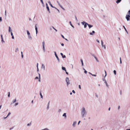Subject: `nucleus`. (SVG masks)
Wrapping results in <instances>:
<instances>
[{
  "instance_id": "f257e3e1",
  "label": "nucleus",
  "mask_w": 130,
  "mask_h": 130,
  "mask_svg": "<svg viewBox=\"0 0 130 130\" xmlns=\"http://www.w3.org/2000/svg\"><path fill=\"white\" fill-rule=\"evenodd\" d=\"M81 116L83 118L86 116L87 114V111L84 107L82 108L81 110Z\"/></svg>"
},
{
  "instance_id": "f03ea898",
  "label": "nucleus",
  "mask_w": 130,
  "mask_h": 130,
  "mask_svg": "<svg viewBox=\"0 0 130 130\" xmlns=\"http://www.w3.org/2000/svg\"><path fill=\"white\" fill-rule=\"evenodd\" d=\"M42 49L43 52H44L45 51V43L44 41L42 42Z\"/></svg>"
},
{
  "instance_id": "7ed1b4c3",
  "label": "nucleus",
  "mask_w": 130,
  "mask_h": 130,
  "mask_svg": "<svg viewBox=\"0 0 130 130\" xmlns=\"http://www.w3.org/2000/svg\"><path fill=\"white\" fill-rule=\"evenodd\" d=\"M66 81L67 83V86H68L70 84V80L69 79V78L68 77H67L66 78Z\"/></svg>"
},
{
  "instance_id": "20e7f679",
  "label": "nucleus",
  "mask_w": 130,
  "mask_h": 130,
  "mask_svg": "<svg viewBox=\"0 0 130 130\" xmlns=\"http://www.w3.org/2000/svg\"><path fill=\"white\" fill-rule=\"evenodd\" d=\"M126 18L127 21H129L130 19V15H126Z\"/></svg>"
},
{
  "instance_id": "39448f33",
  "label": "nucleus",
  "mask_w": 130,
  "mask_h": 130,
  "mask_svg": "<svg viewBox=\"0 0 130 130\" xmlns=\"http://www.w3.org/2000/svg\"><path fill=\"white\" fill-rule=\"evenodd\" d=\"M54 53L55 54V55L56 57V58L58 62H60V60H59L58 56H57V54H56V52H54Z\"/></svg>"
},
{
  "instance_id": "423d86ee",
  "label": "nucleus",
  "mask_w": 130,
  "mask_h": 130,
  "mask_svg": "<svg viewBox=\"0 0 130 130\" xmlns=\"http://www.w3.org/2000/svg\"><path fill=\"white\" fill-rule=\"evenodd\" d=\"M28 39L29 40H32V37L30 35V34L27 35Z\"/></svg>"
},
{
  "instance_id": "0eeeda50",
  "label": "nucleus",
  "mask_w": 130,
  "mask_h": 130,
  "mask_svg": "<svg viewBox=\"0 0 130 130\" xmlns=\"http://www.w3.org/2000/svg\"><path fill=\"white\" fill-rule=\"evenodd\" d=\"M28 39L29 40H32V37L30 35V34L27 35Z\"/></svg>"
},
{
  "instance_id": "6e6552de",
  "label": "nucleus",
  "mask_w": 130,
  "mask_h": 130,
  "mask_svg": "<svg viewBox=\"0 0 130 130\" xmlns=\"http://www.w3.org/2000/svg\"><path fill=\"white\" fill-rule=\"evenodd\" d=\"M46 8H47V10L48 11V12L49 13H50V9H49V7L48 6V4H47V3H46Z\"/></svg>"
},
{
  "instance_id": "1a4fd4ad",
  "label": "nucleus",
  "mask_w": 130,
  "mask_h": 130,
  "mask_svg": "<svg viewBox=\"0 0 130 130\" xmlns=\"http://www.w3.org/2000/svg\"><path fill=\"white\" fill-rule=\"evenodd\" d=\"M8 32H12V30L11 27L10 26L8 27Z\"/></svg>"
},
{
  "instance_id": "9d476101",
  "label": "nucleus",
  "mask_w": 130,
  "mask_h": 130,
  "mask_svg": "<svg viewBox=\"0 0 130 130\" xmlns=\"http://www.w3.org/2000/svg\"><path fill=\"white\" fill-rule=\"evenodd\" d=\"M104 83L106 85V86L107 88H108V87H109V85H108V84H107V83L106 80H104Z\"/></svg>"
},
{
  "instance_id": "9b49d317",
  "label": "nucleus",
  "mask_w": 130,
  "mask_h": 130,
  "mask_svg": "<svg viewBox=\"0 0 130 130\" xmlns=\"http://www.w3.org/2000/svg\"><path fill=\"white\" fill-rule=\"evenodd\" d=\"M77 122L76 121H74L73 122V123L72 124V126L73 127H75L76 126V124Z\"/></svg>"
},
{
  "instance_id": "f8f14e48",
  "label": "nucleus",
  "mask_w": 130,
  "mask_h": 130,
  "mask_svg": "<svg viewBox=\"0 0 130 130\" xmlns=\"http://www.w3.org/2000/svg\"><path fill=\"white\" fill-rule=\"evenodd\" d=\"M95 32L94 31H92V32H90L89 34L90 35H94V34L95 33Z\"/></svg>"
},
{
  "instance_id": "ddd939ff",
  "label": "nucleus",
  "mask_w": 130,
  "mask_h": 130,
  "mask_svg": "<svg viewBox=\"0 0 130 130\" xmlns=\"http://www.w3.org/2000/svg\"><path fill=\"white\" fill-rule=\"evenodd\" d=\"M35 30L36 31V34H37L38 32V28L36 26V25L35 26Z\"/></svg>"
},
{
  "instance_id": "4468645a",
  "label": "nucleus",
  "mask_w": 130,
  "mask_h": 130,
  "mask_svg": "<svg viewBox=\"0 0 130 130\" xmlns=\"http://www.w3.org/2000/svg\"><path fill=\"white\" fill-rule=\"evenodd\" d=\"M88 26L89 29H90L91 27H93V26L92 25L89 24H88Z\"/></svg>"
},
{
  "instance_id": "2eb2a0df",
  "label": "nucleus",
  "mask_w": 130,
  "mask_h": 130,
  "mask_svg": "<svg viewBox=\"0 0 130 130\" xmlns=\"http://www.w3.org/2000/svg\"><path fill=\"white\" fill-rule=\"evenodd\" d=\"M17 101L16 99H14L12 101V102L11 103V104L14 103L15 102Z\"/></svg>"
},
{
  "instance_id": "dca6fc26",
  "label": "nucleus",
  "mask_w": 130,
  "mask_h": 130,
  "mask_svg": "<svg viewBox=\"0 0 130 130\" xmlns=\"http://www.w3.org/2000/svg\"><path fill=\"white\" fill-rule=\"evenodd\" d=\"M42 69L44 70H45V67L44 64H42Z\"/></svg>"
},
{
  "instance_id": "f3484780",
  "label": "nucleus",
  "mask_w": 130,
  "mask_h": 130,
  "mask_svg": "<svg viewBox=\"0 0 130 130\" xmlns=\"http://www.w3.org/2000/svg\"><path fill=\"white\" fill-rule=\"evenodd\" d=\"M62 116L64 117L65 118H67V115L66 113H64L62 115Z\"/></svg>"
},
{
  "instance_id": "a211bd4d",
  "label": "nucleus",
  "mask_w": 130,
  "mask_h": 130,
  "mask_svg": "<svg viewBox=\"0 0 130 130\" xmlns=\"http://www.w3.org/2000/svg\"><path fill=\"white\" fill-rule=\"evenodd\" d=\"M60 54L61 55L62 57L63 58H65L66 57V56L65 55H63V54L62 53H60Z\"/></svg>"
},
{
  "instance_id": "6ab92c4d",
  "label": "nucleus",
  "mask_w": 130,
  "mask_h": 130,
  "mask_svg": "<svg viewBox=\"0 0 130 130\" xmlns=\"http://www.w3.org/2000/svg\"><path fill=\"white\" fill-rule=\"evenodd\" d=\"M88 25V24L86 22V23H85V25H84V28H86V27Z\"/></svg>"
},
{
  "instance_id": "aec40b11",
  "label": "nucleus",
  "mask_w": 130,
  "mask_h": 130,
  "mask_svg": "<svg viewBox=\"0 0 130 130\" xmlns=\"http://www.w3.org/2000/svg\"><path fill=\"white\" fill-rule=\"evenodd\" d=\"M19 51V49L18 48V47L16 48L15 50V52L17 53V52Z\"/></svg>"
},
{
  "instance_id": "412c9836",
  "label": "nucleus",
  "mask_w": 130,
  "mask_h": 130,
  "mask_svg": "<svg viewBox=\"0 0 130 130\" xmlns=\"http://www.w3.org/2000/svg\"><path fill=\"white\" fill-rule=\"evenodd\" d=\"M86 22H85L84 21H83V22H81V23L83 25H84L86 23Z\"/></svg>"
},
{
  "instance_id": "4be33fe9",
  "label": "nucleus",
  "mask_w": 130,
  "mask_h": 130,
  "mask_svg": "<svg viewBox=\"0 0 130 130\" xmlns=\"http://www.w3.org/2000/svg\"><path fill=\"white\" fill-rule=\"evenodd\" d=\"M94 58L95 59H96V61L98 62H99V60H98V59L97 58V57L95 56H94Z\"/></svg>"
},
{
  "instance_id": "5701e85b",
  "label": "nucleus",
  "mask_w": 130,
  "mask_h": 130,
  "mask_svg": "<svg viewBox=\"0 0 130 130\" xmlns=\"http://www.w3.org/2000/svg\"><path fill=\"white\" fill-rule=\"evenodd\" d=\"M69 23L70 24V25H71V26L73 28H74V26H73L72 25V24L71 23V21H70L69 22Z\"/></svg>"
},
{
  "instance_id": "b1692460",
  "label": "nucleus",
  "mask_w": 130,
  "mask_h": 130,
  "mask_svg": "<svg viewBox=\"0 0 130 130\" xmlns=\"http://www.w3.org/2000/svg\"><path fill=\"white\" fill-rule=\"evenodd\" d=\"M122 0H117L116 1V3L117 4H118L120 3Z\"/></svg>"
},
{
  "instance_id": "393cba45",
  "label": "nucleus",
  "mask_w": 130,
  "mask_h": 130,
  "mask_svg": "<svg viewBox=\"0 0 130 130\" xmlns=\"http://www.w3.org/2000/svg\"><path fill=\"white\" fill-rule=\"evenodd\" d=\"M102 46L104 48V49H105L106 48V47L105 45H103Z\"/></svg>"
},
{
  "instance_id": "a878e982",
  "label": "nucleus",
  "mask_w": 130,
  "mask_h": 130,
  "mask_svg": "<svg viewBox=\"0 0 130 130\" xmlns=\"http://www.w3.org/2000/svg\"><path fill=\"white\" fill-rule=\"evenodd\" d=\"M26 31V32H27V35H28L30 34V32H29V31L28 30H27Z\"/></svg>"
},
{
  "instance_id": "bb28decb",
  "label": "nucleus",
  "mask_w": 130,
  "mask_h": 130,
  "mask_svg": "<svg viewBox=\"0 0 130 130\" xmlns=\"http://www.w3.org/2000/svg\"><path fill=\"white\" fill-rule=\"evenodd\" d=\"M40 95L41 96V98L42 99H43V96L42 94V93L41 92H40Z\"/></svg>"
},
{
  "instance_id": "cd10ccee",
  "label": "nucleus",
  "mask_w": 130,
  "mask_h": 130,
  "mask_svg": "<svg viewBox=\"0 0 130 130\" xmlns=\"http://www.w3.org/2000/svg\"><path fill=\"white\" fill-rule=\"evenodd\" d=\"M62 68L63 70H64L65 71H66V68L65 67H62Z\"/></svg>"
},
{
  "instance_id": "c85d7f7f",
  "label": "nucleus",
  "mask_w": 130,
  "mask_h": 130,
  "mask_svg": "<svg viewBox=\"0 0 130 130\" xmlns=\"http://www.w3.org/2000/svg\"><path fill=\"white\" fill-rule=\"evenodd\" d=\"M19 104V103L18 102L16 103H15V104L14 105V106H17Z\"/></svg>"
},
{
  "instance_id": "c756f323",
  "label": "nucleus",
  "mask_w": 130,
  "mask_h": 130,
  "mask_svg": "<svg viewBox=\"0 0 130 130\" xmlns=\"http://www.w3.org/2000/svg\"><path fill=\"white\" fill-rule=\"evenodd\" d=\"M123 27H124V29H125V31H126V32L127 33H128V32H127V30L126 29V28H125V26H123Z\"/></svg>"
},
{
  "instance_id": "7c9ffc66",
  "label": "nucleus",
  "mask_w": 130,
  "mask_h": 130,
  "mask_svg": "<svg viewBox=\"0 0 130 130\" xmlns=\"http://www.w3.org/2000/svg\"><path fill=\"white\" fill-rule=\"evenodd\" d=\"M81 61L82 62V66H83L84 65V64H83V60L82 59H81Z\"/></svg>"
},
{
  "instance_id": "2f4dec72",
  "label": "nucleus",
  "mask_w": 130,
  "mask_h": 130,
  "mask_svg": "<svg viewBox=\"0 0 130 130\" xmlns=\"http://www.w3.org/2000/svg\"><path fill=\"white\" fill-rule=\"evenodd\" d=\"M104 72L105 74V76H104V77H105L107 75V73L106 71L105 70H104Z\"/></svg>"
},
{
  "instance_id": "473e14b6",
  "label": "nucleus",
  "mask_w": 130,
  "mask_h": 130,
  "mask_svg": "<svg viewBox=\"0 0 130 130\" xmlns=\"http://www.w3.org/2000/svg\"><path fill=\"white\" fill-rule=\"evenodd\" d=\"M39 81H40V75L39 73Z\"/></svg>"
},
{
  "instance_id": "72a5a7b5",
  "label": "nucleus",
  "mask_w": 130,
  "mask_h": 130,
  "mask_svg": "<svg viewBox=\"0 0 130 130\" xmlns=\"http://www.w3.org/2000/svg\"><path fill=\"white\" fill-rule=\"evenodd\" d=\"M89 73L92 76H96V75L92 74H91V73L90 72H89Z\"/></svg>"
},
{
  "instance_id": "f704fd0d",
  "label": "nucleus",
  "mask_w": 130,
  "mask_h": 130,
  "mask_svg": "<svg viewBox=\"0 0 130 130\" xmlns=\"http://www.w3.org/2000/svg\"><path fill=\"white\" fill-rule=\"evenodd\" d=\"M95 96L97 98H98L99 96H98V94H97L96 93L95 94Z\"/></svg>"
},
{
  "instance_id": "c9c22d12",
  "label": "nucleus",
  "mask_w": 130,
  "mask_h": 130,
  "mask_svg": "<svg viewBox=\"0 0 130 130\" xmlns=\"http://www.w3.org/2000/svg\"><path fill=\"white\" fill-rule=\"evenodd\" d=\"M61 109H59L58 110V112L60 113V112H61Z\"/></svg>"
},
{
  "instance_id": "e433bc0d",
  "label": "nucleus",
  "mask_w": 130,
  "mask_h": 130,
  "mask_svg": "<svg viewBox=\"0 0 130 130\" xmlns=\"http://www.w3.org/2000/svg\"><path fill=\"white\" fill-rule=\"evenodd\" d=\"M40 1H41V2L42 5H44V3H43V0H40Z\"/></svg>"
},
{
  "instance_id": "4c0bfd02",
  "label": "nucleus",
  "mask_w": 130,
  "mask_h": 130,
  "mask_svg": "<svg viewBox=\"0 0 130 130\" xmlns=\"http://www.w3.org/2000/svg\"><path fill=\"white\" fill-rule=\"evenodd\" d=\"M113 73L115 75H116V71L115 70H114L113 71Z\"/></svg>"
},
{
  "instance_id": "58836bf2",
  "label": "nucleus",
  "mask_w": 130,
  "mask_h": 130,
  "mask_svg": "<svg viewBox=\"0 0 130 130\" xmlns=\"http://www.w3.org/2000/svg\"><path fill=\"white\" fill-rule=\"evenodd\" d=\"M60 6L63 10H64V8H63V7H62V6L61 5H60Z\"/></svg>"
},
{
  "instance_id": "ea45409f",
  "label": "nucleus",
  "mask_w": 130,
  "mask_h": 130,
  "mask_svg": "<svg viewBox=\"0 0 130 130\" xmlns=\"http://www.w3.org/2000/svg\"><path fill=\"white\" fill-rule=\"evenodd\" d=\"M120 64H121L122 63V61H121V57L120 58Z\"/></svg>"
},
{
  "instance_id": "a19ab883",
  "label": "nucleus",
  "mask_w": 130,
  "mask_h": 130,
  "mask_svg": "<svg viewBox=\"0 0 130 130\" xmlns=\"http://www.w3.org/2000/svg\"><path fill=\"white\" fill-rule=\"evenodd\" d=\"M101 45H103V42L102 40H101Z\"/></svg>"
},
{
  "instance_id": "79ce46f5",
  "label": "nucleus",
  "mask_w": 130,
  "mask_h": 130,
  "mask_svg": "<svg viewBox=\"0 0 130 130\" xmlns=\"http://www.w3.org/2000/svg\"><path fill=\"white\" fill-rule=\"evenodd\" d=\"M38 63H37V68L38 69Z\"/></svg>"
},
{
  "instance_id": "37998d69",
  "label": "nucleus",
  "mask_w": 130,
  "mask_h": 130,
  "mask_svg": "<svg viewBox=\"0 0 130 130\" xmlns=\"http://www.w3.org/2000/svg\"><path fill=\"white\" fill-rule=\"evenodd\" d=\"M78 87L79 89H81V86H80V85H78Z\"/></svg>"
},
{
  "instance_id": "c03bdc74",
  "label": "nucleus",
  "mask_w": 130,
  "mask_h": 130,
  "mask_svg": "<svg viewBox=\"0 0 130 130\" xmlns=\"http://www.w3.org/2000/svg\"><path fill=\"white\" fill-rule=\"evenodd\" d=\"M50 5V6L52 8H54V7L52 4H51Z\"/></svg>"
},
{
  "instance_id": "a18cd8bd",
  "label": "nucleus",
  "mask_w": 130,
  "mask_h": 130,
  "mask_svg": "<svg viewBox=\"0 0 130 130\" xmlns=\"http://www.w3.org/2000/svg\"><path fill=\"white\" fill-rule=\"evenodd\" d=\"M2 42L3 43L4 42V41L3 39H2Z\"/></svg>"
},
{
  "instance_id": "49530a36",
  "label": "nucleus",
  "mask_w": 130,
  "mask_h": 130,
  "mask_svg": "<svg viewBox=\"0 0 130 130\" xmlns=\"http://www.w3.org/2000/svg\"><path fill=\"white\" fill-rule=\"evenodd\" d=\"M72 92L74 93H75V91H74V90H73L72 91Z\"/></svg>"
},
{
  "instance_id": "de8ad7c7",
  "label": "nucleus",
  "mask_w": 130,
  "mask_h": 130,
  "mask_svg": "<svg viewBox=\"0 0 130 130\" xmlns=\"http://www.w3.org/2000/svg\"><path fill=\"white\" fill-rule=\"evenodd\" d=\"M61 37L63 38V39H65V38H64V36H63V35H61Z\"/></svg>"
},
{
  "instance_id": "09e8293b",
  "label": "nucleus",
  "mask_w": 130,
  "mask_h": 130,
  "mask_svg": "<svg viewBox=\"0 0 130 130\" xmlns=\"http://www.w3.org/2000/svg\"><path fill=\"white\" fill-rule=\"evenodd\" d=\"M10 33L11 34V35L12 36H13V33L12 32H10Z\"/></svg>"
},
{
  "instance_id": "8fccbe9b",
  "label": "nucleus",
  "mask_w": 130,
  "mask_h": 130,
  "mask_svg": "<svg viewBox=\"0 0 130 130\" xmlns=\"http://www.w3.org/2000/svg\"><path fill=\"white\" fill-rule=\"evenodd\" d=\"M13 128H14L13 127H12L11 128H9V129L10 130H11L12 129H13Z\"/></svg>"
},
{
  "instance_id": "3c124183",
  "label": "nucleus",
  "mask_w": 130,
  "mask_h": 130,
  "mask_svg": "<svg viewBox=\"0 0 130 130\" xmlns=\"http://www.w3.org/2000/svg\"><path fill=\"white\" fill-rule=\"evenodd\" d=\"M10 114V112H9L8 115H7V116L8 117Z\"/></svg>"
},
{
  "instance_id": "603ef678",
  "label": "nucleus",
  "mask_w": 130,
  "mask_h": 130,
  "mask_svg": "<svg viewBox=\"0 0 130 130\" xmlns=\"http://www.w3.org/2000/svg\"><path fill=\"white\" fill-rule=\"evenodd\" d=\"M120 108V106H119L118 107V109L119 110Z\"/></svg>"
},
{
  "instance_id": "864d4df0",
  "label": "nucleus",
  "mask_w": 130,
  "mask_h": 130,
  "mask_svg": "<svg viewBox=\"0 0 130 130\" xmlns=\"http://www.w3.org/2000/svg\"><path fill=\"white\" fill-rule=\"evenodd\" d=\"M38 79V77L37 76L35 78V79Z\"/></svg>"
},
{
  "instance_id": "5fc2aeb1",
  "label": "nucleus",
  "mask_w": 130,
  "mask_h": 130,
  "mask_svg": "<svg viewBox=\"0 0 130 130\" xmlns=\"http://www.w3.org/2000/svg\"><path fill=\"white\" fill-rule=\"evenodd\" d=\"M1 39H3V35H1Z\"/></svg>"
},
{
  "instance_id": "6e6d98bb",
  "label": "nucleus",
  "mask_w": 130,
  "mask_h": 130,
  "mask_svg": "<svg viewBox=\"0 0 130 130\" xmlns=\"http://www.w3.org/2000/svg\"><path fill=\"white\" fill-rule=\"evenodd\" d=\"M8 93H9V94H8V97H10V92H9Z\"/></svg>"
},
{
  "instance_id": "4d7b16f0",
  "label": "nucleus",
  "mask_w": 130,
  "mask_h": 130,
  "mask_svg": "<svg viewBox=\"0 0 130 130\" xmlns=\"http://www.w3.org/2000/svg\"><path fill=\"white\" fill-rule=\"evenodd\" d=\"M0 21L1 22L2 21V18L1 17H0Z\"/></svg>"
},
{
  "instance_id": "13d9d810",
  "label": "nucleus",
  "mask_w": 130,
  "mask_h": 130,
  "mask_svg": "<svg viewBox=\"0 0 130 130\" xmlns=\"http://www.w3.org/2000/svg\"><path fill=\"white\" fill-rule=\"evenodd\" d=\"M12 38L13 39H14V37L13 36H12Z\"/></svg>"
},
{
  "instance_id": "bf43d9fd",
  "label": "nucleus",
  "mask_w": 130,
  "mask_h": 130,
  "mask_svg": "<svg viewBox=\"0 0 130 130\" xmlns=\"http://www.w3.org/2000/svg\"><path fill=\"white\" fill-rule=\"evenodd\" d=\"M96 41L98 43H99L100 41H99L98 40V39H97L96 40Z\"/></svg>"
},
{
  "instance_id": "052dcab7",
  "label": "nucleus",
  "mask_w": 130,
  "mask_h": 130,
  "mask_svg": "<svg viewBox=\"0 0 130 130\" xmlns=\"http://www.w3.org/2000/svg\"><path fill=\"white\" fill-rule=\"evenodd\" d=\"M48 3L50 5L51 4L50 2V1L48 2Z\"/></svg>"
},
{
  "instance_id": "680f3d73",
  "label": "nucleus",
  "mask_w": 130,
  "mask_h": 130,
  "mask_svg": "<svg viewBox=\"0 0 130 130\" xmlns=\"http://www.w3.org/2000/svg\"><path fill=\"white\" fill-rule=\"evenodd\" d=\"M80 121H79L78 122V124L79 125V123H80Z\"/></svg>"
},
{
  "instance_id": "e2e57ef3",
  "label": "nucleus",
  "mask_w": 130,
  "mask_h": 130,
  "mask_svg": "<svg viewBox=\"0 0 130 130\" xmlns=\"http://www.w3.org/2000/svg\"><path fill=\"white\" fill-rule=\"evenodd\" d=\"M87 72L86 70L84 71V73H85L86 74Z\"/></svg>"
},
{
  "instance_id": "0e129e2a",
  "label": "nucleus",
  "mask_w": 130,
  "mask_h": 130,
  "mask_svg": "<svg viewBox=\"0 0 130 130\" xmlns=\"http://www.w3.org/2000/svg\"><path fill=\"white\" fill-rule=\"evenodd\" d=\"M61 45L62 46H63L64 45V44L63 43H61Z\"/></svg>"
},
{
  "instance_id": "69168bd1",
  "label": "nucleus",
  "mask_w": 130,
  "mask_h": 130,
  "mask_svg": "<svg viewBox=\"0 0 130 130\" xmlns=\"http://www.w3.org/2000/svg\"><path fill=\"white\" fill-rule=\"evenodd\" d=\"M128 13L130 15V10H129V11H128Z\"/></svg>"
},
{
  "instance_id": "338daca9",
  "label": "nucleus",
  "mask_w": 130,
  "mask_h": 130,
  "mask_svg": "<svg viewBox=\"0 0 130 130\" xmlns=\"http://www.w3.org/2000/svg\"><path fill=\"white\" fill-rule=\"evenodd\" d=\"M21 57L22 58H23V55H21Z\"/></svg>"
},
{
  "instance_id": "774afa93",
  "label": "nucleus",
  "mask_w": 130,
  "mask_h": 130,
  "mask_svg": "<svg viewBox=\"0 0 130 130\" xmlns=\"http://www.w3.org/2000/svg\"><path fill=\"white\" fill-rule=\"evenodd\" d=\"M52 27L53 28V29H54V30L55 29V28L53 26H52Z\"/></svg>"
}]
</instances>
